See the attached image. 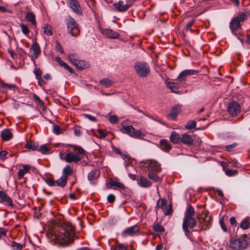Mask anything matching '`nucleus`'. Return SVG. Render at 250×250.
<instances>
[{"label": "nucleus", "mask_w": 250, "mask_h": 250, "mask_svg": "<svg viewBox=\"0 0 250 250\" xmlns=\"http://www.w3.org/2000/svg\"><path fill=\"white\" fill-rule=\"evenodd\" d=\"M195 211L193 208L191 206H189L185 213L183 223V229L187 235L189 233L188 227L193 228L196 225V220L193 217Z\"/></svg>", "instance_id": "3"}, {"label": "nucleus", "mask_w": 250, "mask_h": 250, "mask_svg": "<svg viewBox=\"0 0 250 250\" xmlns=\"http://www.w3.org/2000/svg\"><path fill=\"white\" fill-rule=\"evenodd\" d=\"M167 86L173 92H176V90L178 88L179 85L177 83L173 82H167Z\"/></svg>", "instance_id": "33"}, {"label": "nucleus", "mask_w": 250, "mask_h": 250, "mask_svg": "<svg viewBox=\"0 0 250 250\" xmlns=\"http://www.w3.org/2000/svg\"><path fill=\"white\" fill-rule=\"evenodd\" d=\"M196 126V122L193 120H190L187 122L185 127L187 129L190 130L194 129Z\"/></svg>", "instance_id": "34"}, {"label": "nucleus", "mask_w": 250, "mask_h": 250, "mask_svg": "<svg viewBox=\"0 0 250 250\" xmlns=\"http://www.w3.org/2000/svg\"><path fill=\"white\" fill-rule=\"evenodd\" d=\"M114 6L120 12H124L127 10L130 5L128 4H124V1L120 0L114 3Z\"/></svg>", "instance_id": "16"}, {"label": "nucleus", "mask_w": 250, "mask_h": 250, "mask_svg": "<svg viewBox=\"0 0 250 250\" xmlns=\"http://www.w3.org/2000/svg\"><path fill=\"white\" fill-rule=\"evenodd\" d=\"M166 203L167 202L165 198L160 199L157 202V207L163 208L164 206H166Z\"/></svg>", "instance_id": "45"}, {"label": "nucleus", "mask_w": 250, "mask_h": 250, "mask_svg": "<svg viewBox=\"0 0 250 250\" xmlns=\"http://www.w3.org/2000/svg\"><path fill=\"white\" fill-rule=\"evenodd\" d=\"M149 169L152 172H159L161 170L160 165L157 162L151 160L149 162Z\"/></svg>", "instance_id": "18"}, {"label": "nucleus", "mask_w": 250, "mask_h": 250, "mask_svg": "<svg viewBox=\"0 0 250 250\" xmlns=\"http://www.w3.org/2000/svg\"><path fill=\"white\" fill-rule=\"evenodd\" d=\"M197 218L201 229H206L210 224L211 220V216L208 215V212L207 211L202 212L201 214L197 215Z\"/></svg>", "instance_id": "8"}, {"label": "nucleus", "mask_w": 250, "mask_h": 250, "mask_svg": "<svg viewBox=\"0 0 250 250\" xmlns=\"http://www.w3.org/2000/svg\"><path fill=\"white\" fill-rule=\"evenodd\" d=\"M99 174L100 172L98 170L92 171L88 174V178L90 181L96 179L99 177Z\"/></svg>", "instance_id": "32"}, {"label": "nucleus", "mask_w": 250, "mask_h": 250, "mask_svg": "<svg viewBox=\"0 0 250 250\" xmlns=\"http://www.w3.org/2000/svg\"><path fill=\"white\" fill-rule=\"evenodd\" d=\"M0 202L5 204L8 207L11 208L14 207V204L13 203L12 199L3 191H0Z\"/></svg>", "instance_id": "12"}, {"label": "nucleus", "mask_w": 250, "mask_h": 250, "mask_svg": "<svg viewBox=\"0 0 250 250\" xmlns=\"http://www.w3.org/2000/svg\"><path fill=\"white\" fill-rule=\"evenodd\" d=\"M180 111V107L178 105L175 106L171 109L170 113L168 115V117L172 120H175Z\"/></svg>", "instance_id": "19"}, {"label": "nucleus", "mask_w": 250, "mask_h": 250, "mask_svg": "<svg viewBox=\"0 0 250 250\" xmlns=\"http://www.w3.org/2000/svg\"><path fill=\"white\" fill-rule=\"evenodd\" d=\"M69 60L80 70H83L89 67V64L84 61L79 60L75 54H71L68 56Z\"/></svg>", "instance_id": "9"}, {"label": "nucleus", "mask_w": 250, "mask_h": 250, "mask_svg": "<svg viewBox=\"0 0 250 250\" xmlns=\"http://www.w3.org/2000/svg\"><path fill=\"white\" fill-rule=\"evenodd\" d=\"M148 177L151 180L157 182L159 181L160 180V178L156 175L153 172H150L148 174Z\"/></svg>", "instance_id": "46"}, {"label": "nucleus", "mask_w": 250, "mask_h": 250, "mask_svg": "<svg viewBox=\"0 0 250 250\" xmlns=\"http://www.w3.org/2000/svg\"><path fill=\"white\" fill-rule=\"evenodd\" d=\"M153 228L156 232H163L165 231L164 228L159 224L154 225Z\"/></svg>", "instance_id": "44"}, {"label": "nucleus", "mask_w": 250, "mask_h": 250, "mask_svg": "<svg viewBox=\"0 0 250 250\" xmlns=\"http://www.w3.org/2000/svg\"><path fill=\"white\" fill-rule=\"evenodd\" d=\"M238 144L234 143L232 144L227 145L225 146L226 150L228 152L232 151L237 146Z\"/></svg>", "instance_id": "41"}, {"label": "nucleus", "mask_w": 250, "mask_h": 250, "mask_svg": "<svg viewBox=\"0 0 250 250\" xmlns=\"http://www.w3.org/2000/svg\"><path fill=\"white\" fill-rule=\"evenodd\" d=\"M115 197L113 194H109L107 196V200L109 203H113L114 202Z\"/></svg>", "instance_id": "58"}, {"label": "nucleus", "mask_w": 250, "mask_h": 250, "mask_svg": "<svg viewBox=\"0 0 250 250\" xmlns=\"http://www.w3.org/2000/svg\"><path fill=\"white\" fill-rule=\"evenodd\" d=\"M73 153L80 156L81 155H84L85 153V150L80 146H73Z\"/></svg>", "instance_id": "30"}, {"label": "nucleus", "mask_w": 250, "mask_h": 250, "mask_svg": "<svg viewBox=\"0 0 250 250\" xmlns=\"http://www.w3.org/2000/svg\"><path fill=\"white\" fill-rule=\"evenodd\" d=\"M181 135L176 132H172L170 137V140L173 143L177 144L181 142Z\"/></svg>", "instance_id": "24"}, {"label": "nucleus", "mask_w": 250, "mask_h": 250, "mask_svg": "<svg viewBox=\"0 0 250 250\" xmlns=\"http://www.w3.org/2000/svg\"><path fill=\"white\" fill-rule=\"evenodd\" d=\"M74 236V228L68 222L61 223L59 227L47 234L48 238L55 244L61 246H68L72 243Z\"/></svg>", "instance_id": "1"}, {"label": "nucleus", "mask_w": 250, "mask_h": 250, "mask_svg": "<svg viewBox=\"0 0 250 250\" xmlns=\"http://www.w3.org/2000/svg\"><path fill=\"white\" fill-rule=\"evenodd\" d=\"M73 173V169L69 165H67L62 170V175L68 179V177Z\"/></svg>", "instance_id": "27"}, {"label": "nucleus", "mask_w": 250, "mask_h": 250, "mask_svg": "<svg viewBox=\"0 0 250 250\" xmlns=\"http://www.w3.org/2000/svg\"><path fill=\"white\" fill-rule=\"evenodd\" d=\"M229 221H230V223L231 224V225L234 226H237V221H236L235 217H231L229 219Z\"/></svg>", "instance_id": "59"}, {"label": "nucleus", "mask_w": 250, "mask_h": 250, "mask_svg": "<svg viewBox=\"0 0 250 250\" xmlns=\"http://www.w3.org/2000/svg\"><path fill=\"white\" fill-rule=\"evenodd\" d=\"M227 109L230 116L235 117L240 113L241 106L237 102H232L228 104Z\"/></svg>", "instance_id": "10"}, {"label": "nucleus", "mask_w": 250, "mask_h": 250, "mask_svg": "<svg viewBox=\"0 0 250 250\" xmlns=\"http://www.w3.org/2000/svg\"><path fill=\"white\" fill-rule=\"evenodd\" d=\"M100 83L106 87L110 86L112 84V82L109 79L105 78L101 80Z\"/></svg>", "instance_id": "38"}, {"label": "nucleus", "mask_w": 250, "mask_h": 250, "mask_svg": "<svg viewBox=\"0 0 250 250\" xmlns=\"http://www.w3.org/2000/svg\"><path fill=\"white\" fill-rule=\"evenodd\" d=\"M228 202V199L225 198L223 192L220 190V203L222 204L223 206H225Z\"/></svg>", "instance_id": "42"}, {"label": "nucleus", "mask_w": 250, "mask_h": 250, "mask_svg": "<svg viewBox=\"0 0 250 250\" xmlns=\"http://www.w3.org/2000/svg\"><path fill=\"white\" fill-rule=\"evenodd\" d=\"M250 226V222L247 219H244L240 223V227L243 229H248Z\"/></svg>", "instance_id": "37"}, {"label": "nucleus", "mask_w": 250, "mask_h": 250, "mask_svg": "<svg viewBox=\"0 0 250 250\" xmlns=\"http://www.w3.org/2000/svg\"><path fill=\"white\" fill-rule=\"evenodd\" d=\"M67 32L73 37H77L80 33L79 24L72 18H69L66 21Z\"/></svg>", "instance_id": "7"}, {"label": "nucleus", "mask_w": 250, "mask_h": 250, "mask_svg": "<svg viewBox=\"0 0 250 250\" xmlns=\"http://www.w3.org/2000/svg\"><path fill=\"white\" fill-rule=\"evenodd\" d=\"M25 19L27 21L30 22L34 26L36 25V17L33 12H27L25 15Z\"/></svg>", "instance_id": "22"}, {"label": "nucleus", "mask_w": 250, "mask_h": 250, "mask_svg": "<svg viewBox=\"0 0 250 250\" xmlns=\"http://www.w3.org/2000/svg\"><path fill=\"white\" fill-rule=\"evenodd\" d=\"M172 209L171 208H168L165 210V214L166 215H168L171 214Z\"/></svg>", "instance_id": "64"}, {"label": "nucleus", "mask_w": 250, "mask_h": 250, "mask_svg": "<svg viewBox=\"0 0 250 250\" xmlns=\"http://www.w3.org/2000/svg\"><path fill=\"white\" fill-rule=\"evenodd\" d=\"M109 184L111 187H115L119 188L125 189V187L122 183L115 180H111L109 181Z\"/></svg>", "instance_id": "28"}, {"label": "nucleus", "mask_w": 250, "mask_h": 250, "mask_svg": "<svg viewBox=\"0 0 250 250\" xmlns=\"http://www.w3.org/2000/svg\"><path fill=\"white\" fill-rule=\"evenodd\" d=\"M181 142L188 146H190L193 144L194 140L190 135L187 133H183L181 135Z\"/></svg>", "instance_id": "14"}, {"label": "nucleus", "mask_w": 250, "mask_h": 250, "mask_svg": "<svg viewBox=\"0 0 250 250\" xmlns=\"http://www.w3.org/2000/svg\"><path fill=\"white\" fill-rule=\"evenodd\" d=\"M45 182L50 186H54L55 184L56 183V181H55L53 179L51 178H46L45 180Z\"/></svg>", "instance_id": "53"}, {"label": "nucleus", "mask_w": 250, "mask_h": 250, "mask_svg": "<svg viewBox=\"0 0 250 250\" xmlns=\"http://www.w3.org/2000/svg\"><path fill=\"white\" fill-rule=\"evenodd\" d=\"M246 235L240 237L231 241L230 247L234 250H243L245 249L248 244Z\"/></svg>", "instance_id": "6"}, {"label": "nucleus", "mask_w": 250, "mask_h": 250, "mask_svg": "<svg viewBox=\"0 0 250 250\" xmlns=\"http://www.w3.org/2000/svg\"><path fill=\"white\" fill-rule=\"evenodd\" d=\"M134 69L137 75L142 78H146L150 72V66L146 62H136L134 65Z\"/></svg>", "instance_id": "4"}, {"label": "nucleus", "mask_w": 250, "mask_h": 250, "mask_svg": "<svg viewBox=\"0 0 250 250\" xmlns=\"http://www.w3.org/2000/svg\"><path fill=\"white\" fill-rule=\"evenodd\" d=\"M34 73L37 79H39L40 78H41L42 72L39 69H38V68H36L34 69Z\"/></svg>", "instance_id": "52"}, {"label": "nucleus", "mask_w": 250, "mask_h": 250, "mask_svg": "<svg viewBox=\"0 0 250 250\" xmlns=\"http://www.w3.org/2000/svg\"><path fill=\"white\" fill-rule=\"evenodd\" d=\"M65 69L68 70V71L70 73H74V71H73V70L67 64V63H65V64L63 65V66Z\"/></svg>", "instance_id": "62"}, {"label": "nucleus", "mask_w": 250, "mask_h": 250, "mask_svg": "<svg viewBox=\"0 0 250 250\" xmlns=\"http://www.w3.org/2000/svg\"><path fill=\"white\" fill-rule=\"evenodd\" d=\"M67 181V178L64 176H62L56 182L58 186L63 188L66 185Z\"/></svg>", "instance_id": "29"}, {"label": "nucleus", "mask_w": 250, "mask_h": 250, "mask_svg": "<svg viewBox=\"0 0 250 250\" xmlns=\"http://www.w3.org/2000/svg\"><path fill=\"white\" fill-rule=\"evenodd\" d=\"M62 153L60 154L61 159L63 160H64L66 162L68 163H71L72 162L77 163L78 162L80 161L82 159L81 156H79L77 155H75L72 152H68V153H67L64 157H62Z\"/></svg>", "instance_id": "11"}, {"label": "nucleus", "mask_w": 250, "mask_h": 250, "mask_svg": "<svg viewBox=\"0 0 250 250\" xmlns=\"http://www.w3.org/2000/svg\"><path fill=\"white\" fill-rule=\"evenodd\" d=\"M138 183L139 185L142 187H148L151 185L150 182L144 177H141Z\"/></svg>", "instance_id": "31"}, {"label": "nucleus", "mask_w": 250, "mask_h": 250, "mask_svg": "<svg viewBox=\"0 0 250 250\" xmlns=\"http://www.w3.org/2000/svg\"><path fill=\"white\" fill-rule=\"evenodd\" d=\"M194 20H192L188 22L185 26V30L188 31L190 27L194 24Z\"/></svg>", "instance_id": "55"}, {"label": "nucleus", "mask_w": 250, "mask_h": 250, "mask_svg": "<svg viewBox=\"0 0 250 250\" xmlns=\"http://www.w3.org/2000/svg\"><path fill=\"white\" fill-rule=\"evenodd\" d=\"M56 61L59 63V64L60 65V66L63 67V65L65 64V62H63L61 58L59 57H56Z\"/></svg>", "instance_id": "60"}, {"label": "nucleus", "mask_w": 250, "mask_h": 250, "mask_svg": "<svg viewBox=\"0 0 250 250\" xmlns=\"http://www.w3.org/2000/svg\"><path fill=\"white\" fill-rule=\"evenodd\" d=\"M14 250H21L22 248V245L15 242H12L11 245Z\"/></svg>", "instance_id": "43"}, {"label": "nucleus", "mask_w": 250, "mask_h": 250, "mask_svg": "<svg viewBox=\"0 0 250 250\" xmlns=\"http://www.w3.org/2000/svg\"><path fill=\"white\" fill-rule=\"evenodd\" d=\"M226 174L228 176H233L238 173V170L231 169H226L224 170Z\"/></svg>", "instance_id": "39"}, {"label": "nucleus", "mask_w": 250, "mask_h": 250, "mask_svg": "<svg viewBox=\"0 0 250 250\" xmlns=\"http://www.w3.org/2000/svg\"><path fill=\"white\" fill-rule=\"evenodd\" d=\"M83 116L91 121H93V122L96 121V119L95 118V117H93L90 115L84 114V115H83Z\"/></svg>", "instance_id": "61"}, {"label": "nucleus", "mask_w": 250, "mask_h": 250, "mask_svg": "<svg viewBox=\"0 0 250 250\" xmlns=\"http://www.w3.org/2000/svg\"><path fill=\"white\" fill-rule=\"evenodd\" d=\"M12 133L8 129H5L1 132V136L2 139L4 141H8L12 137Z\"/></svg>", "instance_id": "21"}, {"label": "nucleus", "mask_w": 250, "mask_h": 250, "mask_svg": "<svg viewBox=\"0 0 250 250\" xmlns=\"http://www.w3.org/2000/svg\"><path fill=\"white\" fill-rule=\"evenodd\" d=\"M249 12L245 11L240 12L234 16L229 22V28L233 35L236 36L243 43L245 36L244 32L242 30L243 22L248 18Z\"/></svg>", "instance_id": "2"}, {"label": "nucleus", "mask_w": 250, "mask_h": 250, "mask_svg": "<svg viewBox=\"0 0 250 250\" xmlns=\"http://www.w3.org/2000/svg\"><path fill=\"white\" fill-rule=\"evenodd\" d=\"M1 86L3 88H7L8 89H14L16 87V86L15 84H11L9 83H2Z\"/></svg>", "instance_id": "51"}, {"label": "nucleus", "mask_w": 250, "mask_h": 250, "mask_svg": "<svg viewBox=\"0 0 250 250\" xmlns=\"http://www.w3.org/2000/svg\"><path fill=\"white\" fill-rule=\"evenodd\" d=\"M197 71L194 70H186L182 71L179 75L178 80H184L187 76L192 75L196 74Z\"/></svg>", "instance_id": "17"}, {"label": "nucleus", "mask_w": 250, "mask_h": 250, "mask_svg": "<svg viewBox=\"0 0 250 250\" xmlns=\"http://www.w3.org/2000/svg\"><path fill=\"white\" fill-rule=\"evenodd\" d=\"M121 131L123 133L127 134L132 138L141 139L146 136V133L141 130H135L132 125H123Z\"/></svg>", "instance_id": "5"}, {"label": "nucleus", "mask_w": 250, "mask_h": 250, "mask_svg": "<svg viewBox=\"0 0 250 250\" xmlns=\"http://www.w3.org/2000/svg\"><path fill=\"white\" fill-rule=\"evenodd\" d=\"M138 231V227L136 226H134L125 229L124 231L122 233V236L123 237L132 236L134 235L135 233L137 232Z\"/></svg>", "instance_id": "15"}, {"label": "nucleus", "mask_w": 250, "mask_h": 250, "mask_svg": "<svg viewBox=\"0 0 250 250\" xmlns=\"http://www.w3.org/2000/svg\"><path fill=\"white\" fill-rule=\"evenodd\" d=\"M161 148L164 151H168L171 149V145L166 140H162L160 142Z\"/></svg>", "instance_id": "23"}, {"label": "nucleus", "mask_w": 250, "mask_h": 250, "mask_svg": "<svg viewBox=\"0 0 250 250\" xmlns=\"http://www.w3.org/2000/svg\"><path fill=\"white\" fill-rule=\"evenodd\" d=\"M103 33L107 37L111 39L118 38L120 36L119 33L114 32L111 29H104L103 30Z\"/></svg>", "instance_id": "20"}, {"label": "nucleus", "mask_w": 250, "mask_h": 250, "mask_svg": "<svg viewBox=\"0 0 250 250\" xmlns=\"http://www.w3.org/2000/svg\"><path fill=\"white\" fill-rule=\"evenodd\" d=\"M74 133H75V135H76L77 136H79L81 134V131L78 127H76L74 129Z\"/></svg>", "instance_id": "63"}, {"label": "nucleus", "mask_w": 250, "mask_h": 250, "mask_svg": "<svg viewBox=\"0 0 250 250\" xmlns=\"http://www.w3.org/2000/svg\"><path fill=\"white\" fill-rule=\"evenodd\" d=\"M111 250H127L126 247L123 244H119L115 247H111Z\"/></svg>", "instance_id": "48"}, {"label": "nucleus", "mask_w": 250, "mask_h": 250, "mask_svg": "<svg viewBox=\"0 0 250 250\" xmlns=\"http://www.w3.org/2000/svg\"><path fill=\"white\" fill-rule=\"evenodd\" d=\"M220 225L221 226V229L224 232H227L228 229L225 224H224L223 221L220 220Z\"/></svg>", "instance_id": "57"}, {"label": "nucleus", "mask_w": 250, "mask_h": 250, "mask_svg": "<svg viewBox=\"0 0 250 250\" xmlns=\"http://www.w3.org/2000/svg\"><path fill=\"white\" fill-rule=\"evenodd\" d=\"M25 147L28 149H31L33 150L38 149V144L34 142L27 143L25 145Z\"/></svg>", "instance_id": "35"}, {"label": "nucleus", "mask_w": 250, "mask_h": 250, "mask_svg": "<svg viewBox=\"0 0 250 250\" xmlns=\"http://www.w3.org/2000/svg\"><path fill=\"white\" fill-rule=\"evenodd\" d=\"M53 131L56 134H59L62 132L60 127L58 125L55 124L53 125Z\"/></svg>", "instance_id": "49"}, {"label": "nucleus", "mask_w": 250, "mask_h": 250, "mask_svg": "<svg viewBox=\"0 0 250 250\" xmlns=\"http://www.w3.org/2000/svg\"><path fill=\"white\" fill-rule=\"evenodd\" d=\"M71 9L78 14H82V10L79 3L76 0H66Z\"/></svg>", "instance_id": "13"}, {"label": "nucleus", "mask_w": 250, "mask_h": 250, "mask_svg": "<svg viewBox=\"0 0 250 250\" xmlns=\"http://www.w3.org/2000/svg\"><path fill=\"white\" fill-rule=\"evenodd\" d=\"M109 121L112 124H116L118 122V118L116 115H111L109 117Z\"/></svg>", "instance_id": "50"}, {"label": "nucleus", "mask_w": 250, "mask_h": 250, "mask_svg": "<svg viewBox=\"0 0 250 250\" xmlns=\"http://www.w3.org/2000/svg\"><path fill=\"white\" fill-rule=\"evenodd\" d=\"M31 167L30 165H23V168L19 169L18 171V177L21 179L24 176L25 173L27 172Z\"/></svg>", "instance_id": "25"}, {"label": "nucleus", "mask_w": 250, "mask_h": 250, "mask_svg": "<svg viewBox=\"0 0 250 250\" xmlns=\"http://www.w3.org/2000/svg\"><path fill=\"white\" fill-rule=\"evenodd\" d=\"M38 151L41 152L42 154H48L50 152V150L49 148L46 147L45 145L42 146L40 148L38 149Z\"/></svg>", "instance_id": "40"}, {"label": "nucleus", "mask_w": 250, "mask_h": 250, "mask_svg": "<svg viewBox=\"0 0 250 250\" xmlns=\"http://www.w3.org/2000/svg\"><path fill=\"white\" fill-rule=\"evenodd\" d=\"M34 99L36 102L38 103L39 105H43V102L40 99V98L38 96L34 94Z\"/></svg>", "instance_id": "56"}, {"label": "nucleus", "mask_w": 250, "mask_h": 250, "mask_svg": "<svg viewBox=\"0 0 250 250\" xmlns=\"http://www.w3.org/2000/svg\"><path fill=\"white\" fill-rule=\"evenodd\" d=\"M20 26L21 29V31L25 35L27 36L29 33V30L28 27L24 24H21Z\"/></svg>", "instance_id": "47"}, {"label": "nucleus", "mask_w": 250, "mask_h": 250, "mask_svg": "<svg viewBox=\"0 0 250 250\" xmlns=\"http://www.w3.org/2000/svg\"><path fill=\"white\" fill-rule=\"evenodd\" d=\"M43 33L47 36H51L53 34L52 27L48 24H46L43 27Z\"/></svg>", "instance_id": "36"}, {"label": "nucleus", "mask_w": 250, "mask_h": 250, "mask_svg": "<svg viewBox=\"0 0 250 250\" xmlns=\"http://www.w3.org/2000/svg\"><path fill=\"white\" fill-rule=\"evenodd\" d=\"M55 43H56V47L57 48V49L59 51H60L61 53L63 54L64 50H63L62 45L60 43V42L58 41H56Z\"/></svg>", "instance_id": "54"}, {"label": "nucleus", "mask_w": 250, "mask_h": 250, "mask_svg": "<svg viewBox=\"0 0 250 250\" xmlns=\"http://www.w3.org/2000/svg\"><path fill=\"white\" fill-rule=\"evenodd\" d=\"M31 49L33 51L35 58H37L41 53V49L39 44L37 42H34L32 45Z\"/></svg>", "instance_id": "26"}]
</instances>
